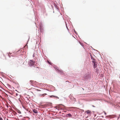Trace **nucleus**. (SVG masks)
I'll use <instances>...</instances> for the list:
<instances>
[{
  "label": "nucleus",
  "instance_id": "obj_1",
  "mask_svg": "<svg viewBox=\"0 0 120 120\" xmlns=\"http://www.w3.org/2000/svg\"><path fill=\"white\" fill-rule=\"evenodd\" d=\"M91 77V76L90 74H86L85 75L83 76V79L84 80H87L90 79Z\"/></svg>",
  "mask_w": 120,
  "mask_h": 120
},
{
  "label": "nucleus",
  "instance_id": "obj_2",
  "mask_svg": "<svg viewBox=\"0 0 120 120\" xmlns=\"http://www.w3.org/2000/svg\"><path fill=\"white\" fill-rule=\"evenodd\" d=\"M28 64L30 66H32L34 64V62L32 60H30L28 62Z\"/></svg>",
  "mask_w": 120,
  "mask_h": 120
},
{
  "label": "nucleus",
  "instance_id": "obj_3",
  "mask_svg": "<svg viewBox=\"0 0 120 120\" xmlns=\"http://www.w3.org/2000/svg\"><path fill=\"white\" fill-rule=\"evenodd\" d=\"M94 65V67L95 68L97 67V63L96 62L95 60H94L92 61Z\"/></svg>",
  "mask_w": 120,
  "mask_h": 120
},
{
  "label": "nucleus",
  "instance_id": "obj_4",
  "mask_svg": "<svg viewBox=\"0 0 120 120\" xmlns=\"http://www.w3.org/2000/svg\"><path fill=\"white\" fill-rule=\"evenodd\" d=\"M87 114H90L91 113V112L89 110H87L85 112Z\"/></svg>",
  "mask_w": 120,
  "mask_h": 120
},
{
  "label": "nucleus",
  "instance_id": "obj_5",
  "mask_svg": "<svg viewBox=\"0 0 120 120\" xmlns=\"http://www.w3.org/2000/svg\"><path fill=\"white\" fill-rule=\"evenodd\" d=\"M58 72L61 74H63V72L62 70H58Z\"/></svg>",
  "mask_w": 120,
  "mask_h": 120
},
{
  "label": "nucleus",
  "instance_id": "obj_6",
  "mask_svg": "<svg viewBox=\"0 0 120 120\" xmlns=\"http://www.w3.org/2000/svg\"><path fill=\"white\" fill-rule=\"evenodd\" d=\"M33 111L34 113H37L38 112L37 110L35 109H33Z\"/></svg>",
  "mask_w": 120,
  "mask_h": 120
},
{
  "label": "nucleus",
  "instance_id": "obj_7",
  "mask_svg": "<svg viewBox=\"0 0 120 120\" xmlns=\"http://www.w3.org/2000/svg\"><path fill=\"white\" fill-rule=\"evenodd\" d=\"M35 68L36 71H38L39 70V67H36Z\"/></svg>",
  "mask_w": 120,
  "mask_h": 120
},
{
  "label": "nucleus",
  "instance_id": "obj_8",
  "mask_svg": "<svg viewBox=\"0 0 120 120\" xmlns=\"http://www.w3.org/2000/svg\"><path fill=\"white\" fill-rule=\"evenodd\" d=\"M34 81L33 80H30V83L31 84V85H33L32 83H33V82H34Z\"/></svg>",
  "mask_w": 120,
  "mask_h": 120
},
{
  "label": "nucleus",
  "instance_id": "obj_9",
  "mask_svg": "<svg viewBox=\"0 0 120 120\" xmlns=\"http://www.w3.org/2000/svg\"><path fill=\"white\" fill-rule=\"evenodd\" d=\"M67 115H68V116L69 117H71L72 116L71 115L70 113L68 114Z\"/></svg>",
  "mask_w": 120,
  "mask_h": 120
},
{
  "label": "nucleus",
  "instance_id": "obj_10",
  "mask_svg": "<svg viewBox=\"0 0 120 120\" xmlns=\"http://www.w3.org/2000/svg\"><path fill=\"white\" fill-rule=\"evenodd\" d=\"M54 97H55V98H57V99L59 98L58 97L56 96H54Z\"/></svg>",
  "mask_w": 120,
  "mask_h": 120
},
{
  "label": "nucleus",
  "instance_id": "obj_11",
  "mask_svg": "<svg viewBox=\"0 0 120 120\" xmlns=\"http://www.w3.org/2000/svg\"><path fill=\"white\" fill-rule=\"evenodd\" d=\"M91 59L92 60H95V59H94L93 57H91Z\"/></svg>",
  "mask_w": 120,
  "mask_h": 120
},
{
  "label": "nucleus",
  "instance_id": "obj_12",
  "mask_svg": "<svg viewBox=\"0 0 120 120\" xmlns=\"http://www.w3.org/2000/svg\"><path fill=\"white\" fill-rule=\"evenodd\" d=\"M46 94H43L42 95L43 96V97H44V95H46Z\"/></svg>",
  "mask_w": 120,
  "mask_h": 120
},
{
  "label": "nucleus",
  "instance_id": "obj_13",
  "mask_svg": "<svg viewBox=\"0 0 120 120\" xmlns=\"http://www.w3.org/2000/svg\"><path fill=\"white\" fill-rule=\"evenodd\" d=\"M54 95H51L50 96V98H52V97H54Z\"/></svg>",
  "mask_w": 120,
  "mask_h": 120
},
{
  "label": "nucleus",
  "instance_id": "obj_14",
  "mask_svg": "<svg viewBox=\"0 0 120 120\" xmlns=\"http://www.w3.org/2000/svg\"><path fill=\"white\" fill-rule=\"evenodd\" d=\"M0 120H3L2 118L0 117Z\"/></svg>",
  "mask_w": 120,
  "mask_h": 120
},
{
  "label": "nucleus",
  "instance_id": "obj_15",
  "mask_svg": "<svg viewBox=\"0 0 120 120\" xmlns=\"http://www.w3.org/2000/svg\"><path fill=\"white\" fill-rule=\"evenodd\" d=\"M55 68L56 70H57L58 71V70H59V69H58L57 68Z\"/></svg>",
  "mask_w": 120,
  "mask_h": 120
},
{
  "label": "nucleus",
  "instance_id": "obj_16",
  "mask_svg": "<svg viewBox=\"0 0 120 120\" xmlns=\"http://www.w3.org/2000/svg\"><path fill=\"white\" fill-rule=\"evenodd\" d=\"M37 91H41V90H37Z\"/></svg>",
  "mask_w": 120,
  "mask_h": 120
},
{
  "label": "nucleus",
  "instance_id": "obj_17",
  "mask_svg": "<svg viewBox=\"0 0 120 120\" xmlns=\"http://www.w3.org/2000/svg\"><path fill=\"white\" fill-rule=\"evenodd\" d=\"M18 95V94H16V96H17Z\"/></svg>",
  "mask_w": 120,
  "mask_h": 120
},
{
  "label": "nucleus",
  "instance_id": "obj_18",
  "mask_svg": "<svg viewBox=\"0 0 120 120\" xmlns=\"http://www.w3.org/2000/svg\"><path fill=\"white\" fill-rule=\"evenodd\" d=\"M36 66L35 65L34 67H35Z\"/></svg>",
  "mask_w": 120,
  "mask_h": 120
},
{
  "label": "nucleus",
  "instance_id": "obj_19",
  "mask_svg": "<svg viewBox=\"0 0 120 120\" xmlns=\"http://www.w3.org/2000/svg\"><path fill=\"white\" fill-rule=\"evenodd\" d=\"M74 99H75V98H74Z\"/></svg>",
  "mask_w": 120,
  "mask_h": 120
}]
</instances>
